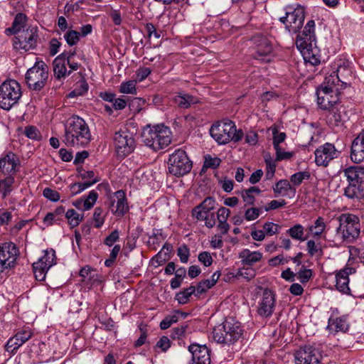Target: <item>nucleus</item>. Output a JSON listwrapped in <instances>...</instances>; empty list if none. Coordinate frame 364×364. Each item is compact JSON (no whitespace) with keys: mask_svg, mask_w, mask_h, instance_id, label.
Instances as JSON below:
<instances>
[{"mask_svg":"<svg viewBox=\"0 0 364 364\" xmlns=\"http://www.w3.org/2000/svg\"><path fill=\"white\" fill-rule=\"evenodd\" d=\"M136 80L124 82L120 85L119 92L124 94L135 95L136 94Z\"/></svg>","mask_w":364,"mask_h":364,"instance_id":"obj_49","label":"nucleus"},{"mask_svg":"<svg viewBox=\"0 0 364 364\" xmlns=\"http://www.w3.org/2000/svg\"><path fill=\"white\" fill-rule=\"evenodd\" d=\"M55 252L50 249L49 250H46L44 255L41 257L38 262H42L43 264H45L46 268H50L55 264Z\"/></svg>","mask_w":364,"mask_h":364,"instance_id":"obj_43","label":"nucleus"},{"mask_svg":"<svg viewBox=\"0 0 364 364\" xmlns=\"http://www.w3.org/2000/svg\"><path fill=\"white\" fill-rule=\"evenodd\" d=\"M296 364H321L322 355L315 347L305 346L294 354Z\"/></svg>","mask_w":364,"mask_h":364,"instance_id":"obj_16","label":"nucleus"},{"mask_svg":"<svg viewBox=\"0 0 364 364\" xmlns=\"http://www.w3.org/2000/svg\"><path fill=\"white\" fill-rule=\"evenodd\" d=\"M119 240V232L118 230H113L104 240V244L108 247H112Z\"/></svg>","mask_w":364,"mask_h":364,"instance_id":"obj_59","label":"nucleus"},{"mask_svg":"<svg viewBox=\"0 0 364 364\" xmlns=\"http://www.w3.org/2000/svg\"><path fill=\"white\" fill-rule=\"evenodd\" d=\"M23 134L29 139L33 140H41V134L39 130L34 126H27L25 127Z\"/></svg>","mask_w":364,"mask_h":364,"instance_id":"obj_53","label":"nucleus"},{"mask_svg":"<svg viewBox=\"0 0 364 364\" xmlns=\"http://www.w3.org/2000/svg\"><path fill=\"white\" fill-rule=\"evenodd\" d=\"M350 159L356 164L364 161V132L360 133L352 142Z\"/></svg>","mask_w":364,"mask_h":364,"instance_id":"obj_25","label":"nucleus"},{"mask_svg":"<svg viewBox=\"0 0 364 364\" xmlns=\"http://www.w3.org/2000/svg\"><path fill=\"white\" fill-rule=\"evenodd\" d=\"M98 181H100V178H95L91 181H86L84 183H74L70 184L69 186V188L72 191V196H75L78 193H80L85 189L97 183Z\"/></svg>","mask_w":364,"mask_h":364,"instance_id":"obj_37","label":"nucleus"},{"mask_svg":"<svg viewBox=\"0 0 364 364\" xmlns=\"http://www.w3.org/2000/svg\"><path fill=\"white\" fill-rule=\"evenodd\" d=\"M355 272L354 267H350L348 264L336 274V287L341 292L348 294L350 291L349 275Z\"/></svg>","mask_w":364,"mask_h":364,"instance_id":"obj_23","label":"nucleus"},{"mask_svg":"<svg viewBox=\"0 0 364 364\" xmlns=\"http://www.w3.org/2000/svg\"><path fill=\"white\" fill-rule=\"evenodd\" d=\"M181 314L183 317L186 316V314L179 311H175L173 314L166 316L160 323V328L163 330L168 328L173 323L178 321V315Z\"/></svg>","mask_w":364,"mask_h":364,"instance_id":"obj_39","label":"nucleus"},{"mask_svg":"<svg viewBox=\"0 0 364 364\" xmlns=\"http://www.w3.org/2000/svg\"><path fill=\"white\" fill-rule=\"evenodd\" d=\"M311 175L309 171H299L293 174L290 181L294 186H299L304 180H308Z\"/></svg>","mask_w":364,"mask_h":364,"instance_id":"obj_51","label":"nucleus"},{"mask_svg":"<svg viewBox=\"0 0 364 364\" xmlns=\"http://www.w3.org/2000/svg\"><path fill=\"white\" fill-rule=\"evenodd\" d=\"M32 336L33 333L29 329L19 330L14 336L8 340L5 346L6 351L15 353L22 345L32 337Z\"/></svg>","mask_w":364,"mask_h":364,"instance_id":"obj_22","label":"nucleus"},{"mask_svg":"<svg viewBox=\"0 0 364 364\" xmlns=\"http://www.w3.org/2000/svg\"><path fill=\"white\" fill-rule=\"evenodd\" d=\"M21 97V86L16 80L3 82L0 86V107L9 110Z\"/></svg>","mask_w":364,"mask_h":364,"instance_id":"obj_11","label":"nucleus"},{"mask_svg":"<svg viewBox=\"0 0 364 364\" xmlns=\"http://www.w3.org/2000/svg\"><path fill=\"white\" fill-rule=\"evenodd\" d=\"M220 159L219 158H213L210 156H205L204 166L207 168H215L220 166Z\"/></svg>","mask_w":364,"mask_h":364,"instance_id":"obj_64","label":"nucleus"},{"mask_svg":"<svg viewBox=\"0 0 364 364\" xmlns=\"http://www.w3.org/2000/svg\"><path fill=\"white\" fill-rule=\"evenodd\" d=\"M210 134L220 145L227 144L230 141L238 142L243 137L242 129H237L235 122L229 119L214 123L210 129Z\"/></svg>","mask_w":364,"mask_h":364,"instance_id":"obj_5","label":"nucleus"},{"mask_svg":"<svg viewBox=\"0 0 364 364\" xmlns=\"http://www.w3.org/2000/svg\"><path fill=\"white\" fill-rule=\"evenodd\" d=\"M175 105L181 109H188L192 105L198 102V99L189 94L185 92H179L173 97Z\"/></svg>","mask_w":364,"mask_h":364,"instance_id":"obj_29","label":"nucleus"},{"mask_svg":"<svg viewBox=\"0 0 364 364\" xmlns=\"http://www.w3.org/2000/svg\"><path fill=\"white\" fill-rule=\"evenodd\" d=\"M113 145L118 157L124 159L132 154L136 146L134 134L127 128H120L113 136Z\"/></svg>","mask_w":364,"mask_h":364,"instance_id":"obj_8","label":"nucleus"},{"mask_svg":"<svg viewBox=\"0 0 364 364\" xmlns=\"http://www.w3.org/2000/svg\"><path fill=\"white\" fill-rule=\"evenodd\" d=\"M39 39L37 26H28L15 35L13 41L14 49L19 51H28L36 48Z\"/></svg>","mask_w":364,"mask_h":364,"instance_id":"obj_12","label":"nucleus"},{"mask_svg":"<svg viewBox=\"0 0 364 364\" xmlns=\"http://www.w3.org/2000/svg\"><path fill=\"white\" fill-rule=\"evenodd\" d=\"M13 175H9L4 180L1 181L2 198H6L11 191V186L14 183Z\"/></svg>","mask_w":364,"mask_h":364,"instance_id":"obj_48","label":"nucleus"},{"mask_svg":"<svg viewBox=\"0 0 364 364\" xmlns=\"http://www.w3.org/2000/svg\"><path fill=\"white\" fill-rule=\"evenodd\" d=\"M344 120V116L342 114L341 108L332 107L329 109L326 116V122L331 128L341 127L343 125Z\"/></svg>","mask_w":364,"mask_h":364,"instance_id":"obj_28","label":"nucleus"},{"mask_svg":"<svg viewBox=\"0 0 364 364\" xmlns=\"http://www.w3.org/2000/svg\"><path fill=\"white\" fill-rule=\"evenodd\" d=\"M65 217L72 228L77 226L83 218V215L77 213L74 209H69L65 213Z\"/></svg>","mask_w":364,"mask_h":364,"instance_id":"obj_45","label":"nucleus"},{"mask_svg":"<svg viewBox=\"0 0 364 364\" xmlns=\"http://www.w3.org/2000/svg\"><path fill=\"white\" fill-rule=\"evenodd\" d=\"M225 330L223 328V323L213 328V338L218 343H225L230 344L229 341H227V337L225 336Z\"/></svg>","mask_w":364,"mask_h":364,"instance_id":"obj_46","label":"nucleus"},{"mask_svg":"<svg viewBox=\"0 0 364 364\" xmlns=\"http://www.w3.org/2000/svg\"><path fill=\"white\" fill-rule=\"evenodd\" d=\"M92 139L87 124L78 117L73 116L65 126L64 142L68 146L85 147Z\"/></svg>","mask_w":364,"mask_h":364,"instance_id":"obj_2","label":"nucleus"},{"mask_svg":"<svg viewBox=\"0 0 364 364\" xmlns=\"http://www.w3.org/2000/svg\"><path fill=\"white\" fill-rule=\"evenodd\" d=\"M80 276L82 278L83 282L87 281L92 283L98 275L96 270L89 266H85L80 269Z\"/></svg>","mask_w":364,"mask_h":364,"instance_id":"obj_44","label":"nucleus"},{"mask_svg":"<svg viewBox=\"0 0 364 364\" xmlns=\"http://www.w3.org/2000/svg\"><path fill=\"white\" fill-rule=\"evenodd\" d=\"M88 84L85 79H81L75 85L74 89L68 94V97L81 96L88 90Z\"/></svg>","mask_w":364,"mask_h":364,"instance_id":"obj_38","label":"nucleus"},{"mask_svg":"<svg viewBox=\"0 0 364 364\" xmlns=\"http://www.w3.org/2000/svg\"><path fill=\"white\" fill-rule=\"evenodd\" d=\"M151 73L149 68L141 67L136 72V80L139 82L145 80Z\"/></svg>","mask_w":364,"mask_h":364,"instance_id":"obj_62","label":"nucleus"},{"mask_svg":"<svg viewBox=\"0 0 364 364\" xmlns=\"http://www.w3.org/2000/svg\"><path fill=\"white\" fill-rule=\"evenodd\" d=\"M328 327L334 329L335 331L346 332L349 328L347 318L346 316L337 317L336 318H330L328 321Z\"/></svg>","mask_w":364,"mask_h":364,"instance_id":"obj_34","label":"nucleus"},{"mask_svg":"<svg viewBox=\"0 0 364 364\" xmlns=\"http://www.w3.org/2000/svg\"><path fill=\"white\" fill-rule=\"evenodd\" d=\"M296 45L306 63L312 65L320 64L321 51L316 46L314 20L309 21L303 31L297 36Z\"/></svg>","mask_w":364,"mask_h":364,"instance_id":"obj_1","label":"nucleus"},{"mask_svg":"<svg viewBox=\"0 0 364 364\" xmlns=\"http://www.w3.org/2000/svg\"><path fill=\"white\" fill-rule=\"evenodd\" d=\"M215 200L212 197L205 198L202 203L192 210V216L200 221H205L207 228H211L215 225V217L211 211L215 208Z\"/></svg>","mask_w":364,"mask_h":364,"instance_id":"obj_13","label":"nucleus"},{"mask_svg":"<svg viewBox=\"0 0 364 364\" xmlns=\"http://www.w3.org/2000/svg\"><path fill=\"white\" fill-rule=\"evenodd\" d=\"M280 226L276 223L272 222L265 223L263 225V230L264 231L265 235L272 236L278 233Z\"/></svg>","mask_w":364,"mask_h":364,"instance_id":"obj_55","label":"nucleus"},{"mask_svg":"<svg viewBox=\"0 0 364 364\" xmlns=\"http://www.w3.org/2000/svg\"><path fill=\"white\" fill-rule=\"evenodd\" d=\"M45 198L53 202H57L60 200V194L55 190L50 188H46L43 191Z\"/></svg>","mask_w":364,"mask_h":364,"instance_id":"obj_58","label":"nucleus"},{"mask_svg":"<svg viewBox=\"0 0 364 364\" xmlns=\"http://www.w3.org/2000/svg\"><path fill=\"white\" fill-rule=\"evenodd\" d=\"M338 219L339 226L336 232L341 236L343 241L350 243L358 238L361 226L360 219L356 215L342 213Z\"/></svg>","mask_w":364,"mask_h":364,"instance_id":"obj_6","label":"nucleus"},{"mask_svg":"<svg viewBox=\"0 0 364 364\" xmlns=\"http://www.w3.org/2000/svg\"><path fill=\"white\" fill-rule=\"evenodd\" d=\"M196 291V287L191 285L188 288L184 289L178 293L176 296V299L179 304H185L188 301L190 296Z\"/></svg>","mask_w":364,"mask_h":364,"instance_id":"obj_40","label":"nucleus"},{"mask_svg":"<svg viewBox=\"0 0 364 364\" xmlns=\"http://www.w3.org/2000/svg\"><path fill=\"white\" fill-rule=\"evenodd\" d=\"M262 213V208H249L245 212V219L247 221L254 220L257 219Z\"/></svg>","mask_w":364,"mask_h":364,"instance_id":"obj_54","label":"nucleus"},{"mask_svg":"<svg viewBox=\"0 0 364 364\" xmlns=\"http://www.w3.org/2000/svg\"><path fill=\"white\" fill-rule=\"evenodd\" d=\"M80 33L74 30L68 31L64 35L65 41L70 46L75 45L80 41Z\"/></svg>","mask_w":364,"mask_h":364,"instance_id":"obj_52","label":"nucleus"},{"mask_svg":"<svg viewBox=\"0 0 364 364\" xmlns=\"http://www.w3.org/2000/svg\"><path fill=\"white\" fill-rule=\"evenodd\" d=\"M27 19L26 14L23 13H18L14 19L12 26L6 30V33L16 35L21 32V29L26 26Z\"/></svg>","mask_w":364,"mask_h":364,"instance_id":"obj_32","label":"nucleus"},{"mask_svg":"<svg viewBox=\"0 0 364 364\" xmlns=\"http://www.w3.org/2000/svg\"><path fill=\"white\" fill-rule=\"evenodd\" d=\"M339 154L340 151L333 144L326 142L315 150V163L318 166L327 167L331 161L339 156Z\"/></svg>","mask_w":364,"mask_h":364,"instance_id":"obj_15","label":"nucleus"},{"mask_svg":"<svg viewBox=\"0 0 364 364\" xmlns=\"http://www.w3.org/2000/svg\"><path fill=\"white\" fill-rule=\"evenodd\" d=\"M238 257L243 265L251 266L262 259V254L259 251L244 249L239 253Z\"/></svg>","mask_w":364,"mask_h":364,"instance_id":"obj_27","label":"nucleus"},{"mask_svg":"<svg viewBox=\"0 0 364 364\" xmlns=\"http://www.w3.org/2000/svg\"><path fill=\"white\" fill-rule=\"evenodd\" d=\"M50 268H46L45 264L41 262H36L33 264V269L35 277L38 281H43L46 279L47 272Z\"/></svg>","mask_w":364,"mask_h":364,"instance_id":"obj_42","label":"nucleus"},{"mask_svg":"<svg viewBox=\"0 0 364 364\" xmlns=\"http://www.w3.org/2000/svg\"><path fill=\"white\" fill-rule=\"evenodd\" d=\"M105 217L106 215L102 208H95L93 213L94 226L96 228H101L105 223Z\"/></svg>","mask_w":364,"mask_h":364,"instance_id":"obj_47","label":"nucleus"},{"mask_svg":"<svg viewBox=\"0 0 364 364\" xmlns=\"http://www.w3.org/2000/svg\"><path fill=\"white\" fill-rule=\"evenodd\" d=\"M341 173L346 179L348 185L343 195L349 199L364 198V166L353 165L343 168Z\"/></svg>","mask_w":364,"mask_h":364,"instance_id":"obj_3","label":"nucleus"},{"mask_svg":"<svg viewBox=\"0 0 364 364\" xmlns=\"http://www.w3.org/2000/svg\"><path fill=\"white\" fill-rule=\"evenodd\" d=\"M18 255V248L14 242L0 243V274L14 266Z\"/></svg>","mask_w":364,"mask_h":364,"instance_id":"obj_14","label":"nucleus"},{"mask_svg":"<svg viewBox=\"0 0 364 364\" xmlns=\"http://www.w3.org/2000/svg\"><path fill=\"white\" fill-rule=\"evenodd\" d=\"M48 76V67L46 63L43 60L36 61L27 70L25 81L30 90L40 91L46 86Z\"/></svg>","mask_w":364,"mask_h":364,"instance_id":"obj_7","label":"nucleus"},{"mask_svg":"<svg viewBox=\"0 0 364 364\" xmlns=\"http://www.w3.org/2000/svg\"><path fill=\"white\" fill-rule=\"evenodd\" d=\"M192 166V161L183 149H178L169 155L168 169L171 175L183 176L191 171Z\"/></svg>","mask_w":364,"mask_h":364,"instance_id":"obj_10","label":"nucleus"},{"mask_svg":"<svg viewBox=\"0 0 364 364\" xmlns=\"http://www.w3.org/2000/svg\"><path fill=\"white\" fill-rule=\"evenodd\" d=\"M189 255V249L186 245L180 246L177 250V255L179 257L181 262L183 263H186L188 262Z\"/></svg>","mask_w":364,"mask_h":364,"instance_id":"obj_60","label":"nucleus"},{"mask_svg":"<svg viewBox=\"0 0 364 364\" xmlns=\"http://www.w3.org/2000/svg\"><path fill=\"white\" fill-rule=\"evenodd\" d=\"M326 224L322 217H318L314 224L308 228L309 232L314 237H321L326 232Z\"/></svg>","mask_w":364,"mask_h":364,"instance_id":"obj_33","label":"nucleus"},{"mask_svg":"<svg viewBox=\"0 0 364 364\" xmlns=\"http://www.w3.org/2000/svg\"><path fill=\"white\" fill-rule=\"evenodd\" d=\"M165 238L166 237L163 235L161 230L154 229L152 235L149 238L148 244L149 246H152L154 249H156V246H159Z\"/></svg>","mask_w":364,"mask_h":364,"instance_id":"obj_41","label":"nucleus"},{"mask_svg":"<svg viewBox=\"0 0 364 364\" xmlns=\"http://www.w3.org/2000/svg\"><path fill=\"white\" fill-rule=\"evenodd\" d=\"M172 139L170 129L163 124H157L152 127H146L142 133L144 144L155 151L168 146Z\"/></svg>","mask_w":364,"mask_h":364,"instance_id":"obj_4","label":"nucleus"},{"mask_svg":"<svg viewBox=\"0 0 364 364\" xmlns=\"http://www.w3.org/2000/svg\"><path fill=\"white\" fill-rule=\"evenodd\" d=\"M317 103L323 109H330L338 102V92L328 87H319L316 90Z\"/></svg>","mask_w":364,"mask_h":364,"instance_id":"obj_18","label":"nucleus"},{"mask_svg":"<svg viewBox=\"0 0 364 364\" xmlns=\"http://www.w3.org/2000/svg\"><path fill=\"white\" fill-rule=\"evenodd\" d=\"M253 40L256 49L254 58L261 62H269L272 53V43L264 36H256Z\"/></svg>","mask_w":364,"mask_h":364,"instance_id":"obj_20","label":"nucleus"},{"mask_svg":"<svg viewBox=\"0 0 364 364\" xmlns=\"http://www.w3.org/2000/svg\"><path fill=\"white\" fill-rule=\"evenodd\" d=\"M287 233L293 239L305 241L307 236H304V228L301 224H296L287 230Z\"/></svg>","mask_w":364,"mask_h":364,"instance_id":"obj_36","label":"nucleus"},{"mask_svg":"<svg viewBox=\"0 0 364 364\" xmlns=\"http://www.w3.org/2000/svg\"><path fill=\"white\" fill-rule=\"evenodd\" d=\"M275 295L273 291L267 289H264L258 301L257 314L263 318L271 316L275 308Z\"/></svg>","mask_w":364,"mask_h":364,"instance_id":"obj_19","label":"nucleus"},{"mask_svg":"<svg viewBox=\"0 0 364 364\" xmlns=\"http://www.w3.org/2000/svg\"><path fill=\"white\" fill-rule=\"evenodd\" d=\"M345 68H339L336 71L333 72L328 76L325 77V80L320 87H328L333 90H336L337 92L339 91L338 83L346 85V82L343 81L340 77L341 70H345Z\"/></svg>","mask_w":364,"mask_h":364,"instance_id":"obj_31","label":"nucleus"},{"mask_svg":"<svg viewBox=\"0 0 364 364\" xmlns=\"http://www.w3.org/2000/svg\"><path fill=\"white\" fill-rule=\"evenodd\" d=\"M273 134V146L274 149L280 147V144L282 143L287 135L284 132H279L277 129H274L272 131Z\"/></svg>","mask_w":364,"mask_h":364,"instance_id":"obj_56","label":"nucleus"},{"mask_svg":"<svg viewBox=\"0 0 364 364\" xmlns=\"http://www.w3.org/2000/svg\"><path fill=\"white\" fill-rule=\"evenodd\" d=\"M187 326H181L176 327L171 330V338L173 340L180 339L185 336Z\"/></svg>","mask_w":364,"mask_h":364,"instance_id":"obj_61","label":"nucleus"},{"mask_svg":"<svg viewBox=\"0 0 364 364\" xmlns=\"http://www.w3.org/2000/svg\"><path fill=\"white\" fill-rule=\"evenodd\" d=\"M223 326L225 330V336L227 337L229 343L237 341L242 336V330L239 323L233 322L232 320H226L223 323Z\"/></svg>","mask_w":364,"mask_h":364,"instance_id":"obj_26","label":"nucleus"},{"mask_svg":"<svg viewBox=\"0 0 364 364\" xmlns=\"http://www.w3.org/2000/svg\"><path fill=\"white\" fill-rule=\"evenodd\" d=\"M109 208L112 213L117 217H122L129 211L126 193L119 190L108 197Z\"/></svg>","mask_w":364,"mask_h":364,"instance_id":"obj_17","label":"nucleus"},{"mask_svg":"<svg viewBox=\"0 0 364 364\" xmlns=\"http://www.w3.org/2000/svg\"><path fill=\"white\" fill-rule=\"evenodd\" d=\"M188 350L192 354L191 364H210L209 350L206 346L191 344L188 347Z\"/></svg>","mask_w":364,"mask_h":364,"instance_id":"obj_24","label":"nucleus"},{"mask_svg":"<svg viewBox=\"0 0 364 364\" xmlns=\"http://www.w3.org/2000/svg\"><path fill=\"white\" fill-rule=\"evenodd\" d=\"M98 198V193L95 191L92 190L89 192L88 195L86 196L84 201V208L83 210H88L91 209L94 205L95 204Z\"/></svg>","mask_w":364,"mask_h":364,"instance_id":"obj_50","label":"nucleus"},{"mask_svg":"<svg viewBox=\"0 0 364 364\" xmlns=\"http://www.w3.org/2000/svg\"><path fill=\"white\" fill-rule=\"evenodd\" d=\"M304 19V7L299 4L287 6L285 16L279 18L286 30L291 33H296L301 28Z\"/></svg>","mask_w":364,"mask_h":364,"instance_id":"obj_9","label":"nucleus"},{"mask_svg":"<svg viewBox=\"0 0 364 364\" xmlns=\"http://www.w3.org/2000/svg\"><path fill=\"white\" fill-rule=\"evenodd\" d=\"M20 166V160L16 154L7 152L0 158V172L4 175H14Z\"/></svg>","mask_w":364,"mask_h":364,"instance_id":"obj_21","label":"nucleus"},{"mask_svg":"<svg viewBox=\"0 0 364 364\" xmlns=\"http://www.w3.org/2000/svg\"><path fill=\"white\" fill-rule=\"evenodd\" d=\"M273 190L275 193L283 196H287L289 191L293 194L295 193V189L291 186L290 183L285 179L279 181L273 187Z\"/></svg>","mask_w":364,"mask_h":364,"instance_id":"obj_35","label":"nucleus"},{"mask_svg":"<svg viewBox=\"0 0 364 364\" xmlns=\"http://www.w3.org/2000/svg\"><path fill=\"white\" fill-rule=\"evenodd\" d=\"M306 247L309 254L311 256L316 255L321 251L319 245L316 244V242L312 240H310L306 242Z\"/></svg>","mask_w":364,"mask_h":364,"instance_id":"obj_63","label":"nucleus"},{"mask_svg":"<svg viewBox=\"0 0 364 364\" xmlns=\"http://www.w3.org/2000/svg\"><path fill=\"white\" fill-rule=\"evenodd\" d=\"M296 277L302 284H306L312 277V271L310 269L302 268L296 273Z\"/></svg>","mask_w":364,"mask_h":364,"instance_id":"obj_57","label":"nucleus"},{"mask_svg":"<svg viewBox=\"0 0 364 364\" xmlns=\"http://www.w3.org/2000/svg\"><path fill=\"white\" fill-rule=\"evenodd\" d=\"M53 67L54 76L58 80L65 79L70 75V71H68L66 68V61L63 60L62 56H58L54 59Z\"/></svg>","mask_w":364,"mask_h":364,"instance_id":"obj_30","label":"nucleus"}]
</instances>
